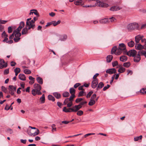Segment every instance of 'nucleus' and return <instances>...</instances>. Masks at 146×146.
I'll use <instances>...</instances> for the list:
<instances>
[{
	"mask_svg": "<svg viewBox=\"0 0 146 146\" xmlns=\"http://www.w3.org/2000/svg\"><path fill=\"white\" fill-rule=\"evenodd\" d=\"M127 29L128 31H133L139 30V26L138 24L136 23H130L127 25Z\"/></svg>",
	"mask_w": 146,
	"mask_h": 146,
	"instance_id": "obj_1",
	"label": "nucleus"
},
{
	"mask_svg": "<svg viewBox=\"0 0 146 146\" xmlns=\"http://www.w3.org/2000/svg\"><path fill=\"white\" fill-rule=\"evenodd\" d=\"M34 89L32 90V94L34 96H35L36 95V91L40 90L42 88L39 84H34Z\"/></svg>",
	"mask_w": 146,
	"mask_h": 146,
	"instance_id": "obj_2",
	"label": "nucleus"
},
{
	"mask_svg": "<svg viewBox=\"0 0 146 146\" xmlns=\"http://www.w3.org/2000/svg\"><path fill=\"white\" fill-rule=\"evenodd\" d=\"M63 111L65 112H76L77 111L76 110L75 107V106L72 108H67L66 107H64Z\"/></svg>",
	"mask_w": 146,
	"mask_h": 146,
	"instance_id": "obj_3",
	"label": "nucleus"
},
{
	"mask_svg": "<svg viewBox=\"0 0 146 146\" xmlns=\"http://www.w3.org/2000/svg\"><path fill=\"white\" fill-rule=\"evenodd\" d=\"M92 1H96V3H95L96 5L101 7H107L109 6L108 4L104 3L99 0H92Z\"/></svg>",
	"mask_w": 146,
	"mask_h": 146,
	"instance_id": "obj_4",
	"label": "nucleus"
},
{
	"mask_svg": "<svg viewBox=\"0 0 146 146\" xmlns=\"http://www.w3.org/2000/svg\"><path fill=\"white\" fill-rule=\"evenodd\" d=\"M126 54L129 56H134L137 54V52L134 50H129L128 52H125Z\"/></svg>",
	"mask_w": 146,
	"mask_h": 146,
	"instance_id": "obj_5",
	"label": "nucleus"
},
{
	"mask_svg": "<svg viewBox=\"0 0 146 146\" xmlns=\"http://www.w3.org/2000/svg\"><path fill=\"white\" fill-rule=\"evenodd\" d=\"M75 94H72L70 96V97L68 98L70 102H69L67 104V107L68 108H70L73 105L72 101L73 100L74 98H75Z\"/></svg>",
	"mask_w": 146,
	"mask_h": 146,
	"instance_id": "obj_6",
	"label": "nucleus"
},
{
	"mask_svg": "<svg viewBox=\"0 0 146 146\" xmlns=\"http://www.w3.org/2000/svg\"><path fill=\"white\" fill-rule=\"evenodd\" d=\"M8 89L9 93L11 95H13L16 91V88L13 85H9Z\"/></svg>",
	"mask_w": 146,
	"mask_h": 146,
	"instance_id": "obj_7",
	"label": "nucleus"
},
{
	"mask_svg": "<svg viewBox=\"0 0 146 146\" xmlns=\"http://www.w3.org/2000/svg\"><path fill=\"white\" fill-rule=\"evenodd\" d=\"M87 102L86 101H85L81 102L78 105H76L75 106V107L77 111L80 109L82 107V106L84 105L87 104Z\"/></svg>",
	"mask_w": 146,
	"mask_h": 146,
	"instance_id": "obj_8",
	"label": "nucleus"
},
{
	"mask_svg": "<svg viewBox=\"0 0 146 146\" xmlns=\"http://www.w3.org/2000/svg\"><path fill=\"white\" fill-rule=\"evenodd\" d=\"M5 61L1 59H0V68L2 69L7 66V63L5 64Z\"/></svg>",
	"mask_w": 146,
	"mask_h": 146,
	"instance_id": "obj_9",
	"label": "nucleus"
},
{
	"mask_svg": "<svg viewBox=\"0 0 146 146\" xmlns=\"http://www.w3.org/2000/svg\"><path fill=\"white\" fill-rule=\"evenodd\" d=\"M116 71V70L115 68L109 69L106 71V73L110 74H111L115 73Z\"/></svg>",
	"mask_w": 146,
	"mask_h": 146,
	"instance_id": "obj_10",
	"label": "nucleus"
},
{
	"mask_svg": "<svg viewBox=\"0 0 146 146\" xmlns=\"http://www.w3.org/2000/svg\"><path fill=\"white\" fill-rule=\"evenodd\" d=\"M134 58V61L135 62H139L141 59L140 54L138 52L137 54L135 55Z\"/></svg>",
	"mask_w": 146,
	"mask_h": 146,
	"instance_id": "obj_11",
	"label": "nucleus"
},
{
	"mask_svg": "<svg viewBox=\"0 0 146 146\" xmlns=\"http://www.w3.org/2000/svg\"><path fill=\"white\" fill-rule=\"evenodd\" d=\"M98 82V80H93L92 82L91 86L93 88H95L97 87Z\"/></svg>",
	"mask_w": 146,
	"mask_h": 146,
	"instance_id": "obj_12",
	"label": "nucleus"
},
{
	"mask_svg": "<svg viewBox=\"0 0 146 146\" xmlns=\"http://www.w3.org/2000/svg\"><path fill=\"white\" fill-rule=\"evenodd\" d=\"M26 27L27 28L28 30H29L31 28L33 29L35 27V25L34 24H31V23H28V22H26Z\"/></svg>",
	"mask_w": 146,
	"mask_h": 146,
	"instance_id": "obj_13",
	"label": "nucleus"
},
{
	"mask_svg": "<svg viewBox=\"0 0 146 146\" xmlns=\"http://www.w3.org/2000/svg\"><path fill=\"white\" fill-rule=\"evenodd\" d=\"M25 26V23L23 21H21L20 23V25L19 27L16 29L18 31V32H20L22 29Z\"/></svg>",
	"mask_w": 146,
	"mask_h": 146,
	"instance_id": "obj_14",
	"label": "nucleus"
},
{
	"mask_svg": "<svg viewBox=\"0 0 146 146\" xmlns=\"http://www.w3.org/2000/svg\"><path fill=\"white\" fill-rule=\"evenodd\" d=\"M67 38V36L66 35H62L60 36L59 40L62 41H64Z\"/></svg>",
	"mask_w": 146,
	"mask_h": 146,
	"instance_id": "obj_15",
	"label": "nucleus"
},
{
	"mask_svg": "<svg viewBox=\"0 0 146 146\" xmlns=\"http://www.w3.org/2000/svg\"><path fill=\"white\" fill-rule=\"evenodd\" d=\"M135 47L136 49L138 50H142L143 49H144V45L143 46L140 44H136Z\"/></svg>",
	"mask_w": 146,
	"mask_h": 146,
	"instance_id": "obj_16",
	"label": "nucleus"
},
{
	"mask_svg": "<svg viewBox=\"0 0 146 146\" xmlns=\"http://www.w3.org/2000/svg\"><path fill=\"white\" fill-rule=\"evenodd\" d=\"M13 32H15L14 33L15 37L20 38L19 37L21 35V33L19 32H18V31L16 29Z\"/></svg>",
	"mask_w": 146,
	"mask_h": 146,
	"instance_id": "obj_17",
	"label": "nucleus"
},
{
	"mask_svg": "<svg viewBox=\"0 0 146 146\" xmlns=\"http://www.w3.org/2000/svg\"><path fill=\"white\" fill-rule=\"evenodd\" d=\"M118 48L123 51L125 50L126 46L124 44L121 43L119 44Z\"/></svg>",
	"mask_w": 146,
	"mask_h": 146,
	"instance_id": "obj_18",
	"label": "nucleus"
},
{
	"mask_svg": "<svg viewBox=\"0 0 146 146\" xmlns=\"http://www.w3.org/2000/svg\"><path fill=\"white\" fill-rule=\"evenodd\" d=\"M19 78L21 80L25 81L26 80V77L24 74H20L19 75Z\"/></svg>",
	"mask_w": 146,
	"mask_h": 146,
	"instance_id": "obj_19",
	"label": "nucleus"
},
{
	"mask_svg": "<svg viewBox=\"0 0 146 146\" xmlns=\"http://www.w3.org/2000/svg\"><path fill=\"white\" fill-rule=\"evenodd\" d=\"M98 86L96 88L97 90H98L99 89L102 88L104 86V84L102 82H100L98 84Z\"/></svg>",
	"mask_w": 146,
	"mask_h": 146,
	"instance_id": "obj_20",
	"label": "nucleus"
},
{
	"mask_svg": "<svg viewBox=\"0 0 146 146\" xmlns=\"http://www.w3.org/2000/svg\"><path fill=\"white\" fill-rule=\"evenodd\" d=\"M83 3L82 0H75L74 2V4L76 5H82Z\"/></svg>",
	"mask_w": 146,
	"mask_h": 146,
	"instance_id": "obj_21",
	"label": "nucleus"
},
{
	"mask_svg": "<svg viewBox=\"0 0 146 146\" xmlns=\"http://www.w3.org/2000/svg\"><path fill=\"white\" fill-rule=\"evenodd\" d=\"M120 8L119 7L117 6H114L111 7L110 9V10L112 11H118L120 9Z\"/></svg>",
	"mask_w": 146,
	"mask_h": 146,
	"instance_id": "obj_22",
	"label": "nucleus"
},
{
	"mask_svg": "<svg viewBox=\"0 0 146 146\" xmlns=\"http://www.w3.org/2000/svg\"><path fill=\"white\" fill-rule=\"evenodd\" d=\"M119 59L121 61L123 62H125L127 60V56H122L120 57Z\"/></svg>",
	"mask_w": 146,
	"mask_h": 146,
	"instance_id": "obj_23",
	"label": "nucleus"
},
{
	"mask_svg": "<svg viewBox=\"0 0 146 146\" xmlns=\"http://www.w3.org/2000/svg\"><path fill=\"white\" fill-rule=\"evenodd\" d=\"M113 58V56L112 55H108L106 57V61L108 62H111Z\"/></svg>",
	"mask_w": 146,
	"mask_h": 146,
	"instance_id": "obj_24",
	"label": "nucleus"
},
{
	"mask_svg": "<svg viewBox=\"0 0 146 146\" xmlns=\"http://www.w3.org/2000/svg\"><path fill=\"white\" fill-rule=\"evenodd\" d=\"M28 31L27 28L26 27H25L23 29L22 31V34L25 35L27 34Z\"/></svg>",
	"mask_w": 146,
	"mask_h": 146,
	"instance_id": "obj_25",
	"label": "nucleus"
},
{
	"mask_svg": "<svg viewBox=\"0 0 146 146\" xmlns=\"http://www.w3.org/2000/svg\"><path fill=\"white\" fill-rule=\"evenodd\" d=\"M138 52L140 55H144L146 57V51L144 50H140Z\"/></svg>",
	"mask_w": 146,
	"mask_h": 146,
	"instance_id": "obj_26",
	"label": "nucleus"
},
{
	"mask_svg": "<svg viewBox=\"0 0 146 146\" xmlns=\"http://www.w3.org/2000/svg\"><path fill=\"white\" fill-rule=\"evenodd\" d=\"M36 80L40 84H43V80L42 78L38 77L36 78Z\"/></svg>",
	"mask_w": 146,
	"mask_h": 146,
	"instance_id": "obj_27",
	"label": "nucleus"
},
{
	"mask_svg": "<svg viewBox=\"0 0 146 146\" xmlns=\"http://www.w3.org/2000/svg\"><path fill=\"white\" fill-rule=\"evenodd\" d=\"M53 95L57 99H59L61 97L60 94L57 92L54 93Z\"/></svg>",
	"mask_w": 146,
	"mask_h": 146,
	"instance_id": "obj_28",
	"label": "nucleus"
},
{
	"mask_svg": "<svg viewBox=\"0 0 146 146\" xmlns=\"http://www.w3.org/2000/svg\"><path fill=\"white\" fill-rule=\"evenodd\" d=\"M14 71L15 73V75L16 76H17L18 74V73L20 72L21 70L19 68H16L14 69Z\"/></svg>",
	"mask_w": 146,
	"mask_h": 146,
	"instance_id": "obj_29",
	"label": "nucleus"
},
{
	"mask_svg": "<svg viewBox=\"0 0 146 146\" xmlns=\"http://www.w3.org/2000/svg\"><path fill=\"white\" fill-rule=\"evenodd\" d=\"M141 38L140 37V35H138L136 36L135 38V41L136 44L138 43L140 40H141Z\"/></svg>",
	"mask_w": 146,
	"mask_h": 146,
	"instance_id": "obj_30",
	"label": "nucleus"
},
{
	"mask_svg": "<svg viewBox=\"0 0 146 146\" xmlns=\"http://www.w3.org/2000/svg\"><path fill=\"white\" fill-rule=\"evenodd\" d=\"M117 48L116 46H114L111 49V53L112 54H115L117 50Z\"/></svg>",
	"mask_w": 146,
	"mask_h": 146,
	"instance_id": "obj_31",
	"label": "nucleus"
},
{
	"mask_svg": "<svg viewBox=\"0 0 146 146\" xmlns=\"http://www.w3.org/2000/svg\"><path fill=\"white\" fill-rule=\"evenodd\" d=\"M127 44L129 47H133L134 46L135 43L133 41L131 40L130 42H128L127 43Z\"/></svg>",
	"mask_w": 146,
	"mask_h": 146,
	"instance_id": "obj_32",
	"label": "nucleus"
},
{
	"mask_svg": "<svg viewBox=\"0 0 146 146\" xmlns=\"http://www.w3.org/2000/svg\"><path fill=\"white\" fill-rule=\"evenodd\" d=\"M123 50H121V49H120L118 48H117V50L115 54L116 55H119L121 54L122 53Z\"/></svg>",
	"mask_w": 146,
	"mask_h": 146,
	"instance_id": "obj_33",
	"label": "nucleus"
},
{
	"mask_svg": "<svg viewBox=\"0 0 146 146\" xmlns=\"http://www.w3.org/2000/svg\"><path fill=\"white\" fill-rule=\"evenodd\" d=\"M125 68L123 67H120L118 70V72L120 73H122L125 72Z\"/></svg>",
	"mask_w": 146,
	"mask_h": 146,
	"instance_id": "obj_34",
	"label": "nucleus"
},
{
	"mask_svg": "<svg viewBox=\"0 0 146 146\" xmlns=\"http://www.w3.org/2000/svg\"><path fill=\"white\" fill-rule=\"evenodd\" d=\"M48 99L50 100H52L53 102H54L55 100V99L54 98V97H53L51 95H48Z\"/></svg>",
	"mask_w": 146,
	"mask_h": 146,
	"instance_id": "obj_35",
	"label": "nucleus"
},
{
	"mask_svg": "<svg viewBox=\"0 0 146 146\" xmlns=\"http://www.w3.org/2000/svg\"><path fill=\"white\" fill-rule=\"evenodd\" d=\"M40 100L41 101V103H43L44 102L45 98L44 94H43L42 96L40 98Z\"/></svg>",
	"mask_w": 146,
	"mask_h": 146,
	"instance_id": "obj_36",
	"label": "nucleus"
},
{
	"mask_svg": "<svg viewBox=\"0 0 146 146\" xmlns=\"http://www.w3.org/2000/svg\"><path fill=\"white\" fill-rule=\"evenodd\" d=\"M96 103L95 100H92L91 99L90 100V101L88 103V105L90 106H92L95 104Z\"/></svg>",
	"mask_w": 146,
	"mask_h": 146,
	"instance_id": "obj_37",
	"label": "nucleus"
},
{
	"mask_svg": "<svg viewBox=\"0 0 146 146\" xmlns=\"http://www.w3.org/2000/svg\"><path fill=\"white\" fill-rule=\"evenodd\" d=\"M23 72L24 73L27 74H30L31 73V71L27 69L24 70L23 71Z\"/></svg>",
	"mask_w": 146,
	"mask_h": 146,
	"instance_id": "obj_38",
	"label": "nucleus"
},
{
	"mask_svg": "<svg viewBox=\"0 0 146 146\" xmlns=\"http://www.w3.org/2000/svg\"><path fill=\"white\" fill-rule=\"evenodd\" d=\"M70 92L71 94H74L75 92V90L73 88H71L70 89Z\"/></svg>",
	"mask_w": 146,
	"mask_h": 146,
	"instance_id": "obj_39",
	"label": "nucleus"
},
{
	"mask_svg": "<svg viewBox=\"0 0 146 146\" xmlns=\"http://www.w3.org/2000/svg\"><path fill=\"white\" fill-rule=\"evenodd\" d=\"M130 63L129 62H125L123 63V66L126 68H128L130 65Z\"/></svg>",
	"mask_w": 146,
	"mask_h": 146,
	"instance_id": "obj_40",
	"label": "nucleus"
},
{
	"mask_svg": "<svg viewBox=\"0 0 146 146\" xmlns=\"http://www.w3.org/2000/svg\"><path fill=\"white\" fill-rule=\"evenodd\" d=\"M39 130H38V129H36V131L34 133H31V134L30 135H31V136H32L33 135L34 136L36 135H38L39 134Z\"/></svg>",
	"mask_w": 146,
	"mask_h": 146,
	"instance_id": "obj_41",
	"label": "nucleus"
},
{
	"mask_svg": "<svg viewBox=\"0 0 146 146\" xmlns=\"http://www.w3.org/2000/svg\"><path fill=\"white\" fill-rule=\"evenodd\" d=\"M70 102V100H69V99H68V98H66L64 102V103H63V104L64 105H66L67 104H67L69 103V102Z\"/></svg>",
	"mask_w": 146,
	"mask_h": 146,
	"instance_id": "obj_42",
	"label": "nucleus"
},
{
	"mask_svg": "<svg viewBox=\"0 0 146 146\" xmlns=\"http://www.w3.org/2000/svg\"><path fill=\"white\" fill-rule=\"evenodd\" d=\"M77 112V115L78 116H81L83 114V112L82 110H78Z\"/></svg>",
	"mask_w": 146,
	"mask_h": 146,
	"instance_id": "obj_43",
	"label": "nucleus"
},
{
	"mask_svg": "<svg viewBox=\"0 0 146 146\" xmlns=\"http://www.w3.org/2000/svg\"><path fill=\"white\" fill-rule=\"evenodd\" d=\"M86 94L85 93L84 91H80L78 95V97L82 96H84V95Z\"/></svg>",
	"mask_w": 146,
	"mask_h": 146,
	"instance_id": "obj_44",
	"label": "nucleus"
},
{
	"mask_svg": "<svg viewBox=\"0 0 146 146\" xmlns=\"http://www.w3.org/2000/svg\"><path fill=\"white\" fill-rule=\"evenodd\" d=\"M70 95V94L68 92H65L63 94V96L64 97H67Z\"/></svg>",
	"mask_w": 146,
	"mask_h": 146,
	"instance_id": "obj_45",
	"label": "nucleus"
},
{
	"mask_svg": "<svg viewBox=\"0 0 146 146\" xmlns=\"http://www.w3.org/2000/svg\"><path fill=\"white\" fill-rule=\"evenodd\" d=\"M10 108L11 110H13V107L11 106V105H10V106H9L7 105L5 108V109L7 110H9Z\"/></svg>",
	"mask_w": 146,
	"mask_h": 146,
	"instance_id": "obj_46",
	"label": "nucleus"
},
{
	"mask_svg": "<svg viewBox=\"0 0 146 146\" xmlns=\"http://www.w3.org/2000/svg\"><path fill=\"white\" fill-rule=\"evenodd\" d=\"M118 65V62L117 61H115L112 63V65L113 67H114L115 66Z\"/></svg>",
	"mask_w": 146,
	"mask_h": 146,
	"instance_id": "obj_47",
	"label": "nucleus"
},
{
	"mask_svg": "<svg viewBox=\"0 0 146 146\" xmlns=\"http://www.w3.org/2000/svg\"><path fill=\"white\" fill-rule=\"evenodd\" d=\"M146 88H143L140 91V93L142 94H145Z\"/></svg>",
	"mask_w": 146,
	"mask_h": 146,
	"instance_id": "obj_48",
	"label": "nucleus"
},
{
	"mask_svg": "<svg viewBox=\"0 0 146 146\" xmlns=\"http://www.w3.org/2000/svg\"><path fill=\"white\" fill-rule=\"evenodd\" d=\"M99 75V74L98 73H96L95 75H94L93 77V79L94 80H98V79L96 78V77Z\"/></svg>",
	"mask_w": 146,
	"mask_h": 146,
	"instance_id": "obj_49",
	"label": "nucleus"
},
{
	"mask_svg": "<svg viewBox=\"0 0 146 146\" xmlns=\"http://www.w3.org/2000/svg\"><path fill=\"white\" fill-rule=\"evenodd\" d=\"M83 99L82 98H78L76 100L75 102L76 103H78L80 102Z\"/></svg>",
	"mask_w": 146,
	"mask_h": 146,
	"instance_id": "obj_50",
	"label": "nucleus"
},
{
	"mask_svg": "<svg viewBox=\"0 0 146 146\" xmlns=\"http://www.w3.org/2000/svg\"><path fill=\"white\" fill-rule=\"evenodd\" d=\"M93 93V92L91 91L90 92H89L88 94L86 96V98H88L90 97V96H91V95Z\"/></svg>",
	"mask_w": 146,
	"mask_h": 146,
	"instance_id": "obj_51",
	"label": "nucleus"
},
{
	"mask_svg": "<svg viewBox=\"0 0 146 146\" xmlns=\"http://www.w3.org/2000/svg\"><path fill=\"white\" fill-rule=\"evenodd\" d=\"M31 11H34V13L36 15L38 16H39V14L38 12V11L36 10L35 9H33V10H31Z\"/></svg>",
	"mask_w": 146,
	"mask_h": 146,
	"instance_id": "obj_52",
	"label": "nucleus"
},
{
	"mask_svg": "<svg viewBox=\"0 0 146 146\" xmlns=\"http://www.w3.org/2000/svg\"><path fill=\"white\" fill-rule=\"evenodd\" d=\"M2 90L5 93L7 92V88L3 86H2L1 88Z\"/></svg>",
	"mask_w": 146,
	"mask_h": 146,
	"instance_id": "obj_53",
	"label": "nucleus"
},
{
	"mask_svg": "<svg viewBox=\"0 0 146 146\" xmlns=\"http://www.w3.org/2000/svg\"><path fill=\"white\" fill-rule=\"evenodd\" d=\"M8 32L9 33H11L12 31V29L11 27H9L8 29Z\"/></svg>",
	"mask_w": 146,
	"mask_h": 146,
	"instance_id": "obj_54",
	"label": "nucleus"
},
{
	"mask_svg": "<svg viewBox=\"0 0 146 146\" xmlns=\"http://www.w3.org/2000/svg\"><path fill=\"white\" fill-rule=\"evenodd\" d=\"M70 122V121H63L61 122V123L60 124V125H62V123H63L67 124Z\"/></svg>",
	"mask_w": 146,
	"mask_h": 146,
	"instance_id": "obj_55",
	"label": "nucleus"
},
{
	"mask_svg": "<svg viewBox=\"0 0 146 146\" xmlns=\"http://www.w3.org/2000/svg\"><path fill=\"white\" fill-rule=\"evenodd\" d=\"M2 37H7L8 35L6 34L5 31H4L2 34Z\"/></svg>",
	"mask_w": 146,
	"mask_h": 146,
	"instance_id": "obj_56",
	"label": "nucleus"
},
{
	"mask_svg": "<svg viewBox=\"0 0 146 146\" xmlns=\"http://www.w3.org/2000/svg\"><path fill=\"white\" fill-rule=\"evenodd\" d=\"M108 21V19H103L100 21V23H106Z\"/></svg>",
	"mask_w": 146,
	"mask_h": 146,
	"instance_id": "obj_57",
	"label": "nucleus"
},
{
	"mask_svg": "<svg viewBox=\"0 0 146 146\" xmlns=\"http://www.w3.org/2000/svg\"><path fill=\"white\" fill-rule=\"evenodd\" d=\"M96 95L95 94H93L92 96L90 99L94 100V99L96 98Z\"/></svg>",
	"mask_w": 146,
	"mask_h": 146,
	"instance_id": "obj_58",
	"label": "nucleus"
},
{
	"mask_svg": "<svg viewBox=\"0 0 146 146\" xmlns=\"http://www.w3.org/2000/svg\"><path fill=\"white\" fill-rule=\"evenodd\" d=\"M7 21L3 20H0V25H1V24H5L7 22Z\"/></svg>",
	"mask_w": 146,
	"mask_h": 146,
	"instance_id": "obj_59",
	"label": "nucleus"
},
{
	"mask_svg": "<svg viewBox=\"0 0 146 146\" xmlns=\"http://www.w3.org/2000/svg\"><path fill=\"white\" fill-rule=\"evenodd\" d=\"M110 86L108 84L107 85V86H105L103 88V90L104 91H105Z\"/></svg>",
	"mask_w": 146,
	"mask_h": 146,
	"instance_id": "obj_60",
	"label": "nucleus"
},
{
	"mask_svg": "<svg viewBox=\"0 0 146 146\" xmlns=\"http://www.w3.org/2000/svg\"><path fill=\"white\" fill-rule=\"evenodd\" d=\"M80 85V84L79 83H77L74 86V88H76Z\"/></svg>",
	"mask_w": 146,
	"mask_h": 146,
	"instance_id": "obj_61",
	"label": "nucleus"
},
{
	"mask_svg": "<svg viewBox=\"0 0 146 146\" xmlns=\"http://www.w3.org/2000/svg\"><path fill=\"white\" fill-rule=\"evenodd\" d=\"M4 73L5 74H8L9 73V69H7L5 70Z\"/></svg>",
	"mask_w": 146,
	"mask_h": 146,
	"instance_id": "obj_62",
	"label": "nucleus"
},
{
	"mask_svg": "<svg viewBox=\"0 0 146 146\" xmlns=\"http://www.w3.org/2000/svg\"><path fill=\"white\" fill-rule=\"evenodd\" d=\"M109 19L111 22H114L115 21V18L113 17L110 18Z\"/></svg>",
	"mask_w": 146,
	"mask_h": 146,
	"instance_id": "obj_63",
	"label": "nucleus"
},
{
	"mask_svg": "<svg viewBox=\"0 0 146 146\" xmlns=\"http://www.w3.org/2000/svg\"><path fill=\"white\" fill-rule=\"evenodd\" d=\"M7 131L10 134H12L13 133V131L12 130L10 129H8L7 130Z\"/></svg>",
	"mask_w": 146,
	"mask_h": 146,
	"instance_id": "obj_64",
	"label": "nucleus"
}]
</instances>
